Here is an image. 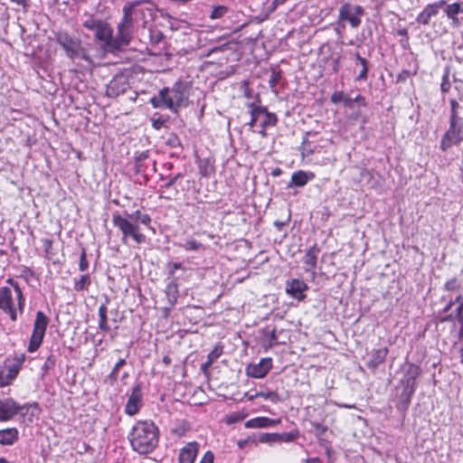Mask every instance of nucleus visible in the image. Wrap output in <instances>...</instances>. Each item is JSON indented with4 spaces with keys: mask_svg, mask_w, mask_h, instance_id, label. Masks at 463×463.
<instances>
[{
    "mask_svg": "<svg viewBox=\"0 0 463 463\" xmlns=\"http://www.w3.org/2000/svg\"><path fill=\"white\" fill-rule=\"evenodd\" d=\"M152 218L148 213H143L137 210L132 213L125 211L123 213L116 212L112 214V224L121 232V241L128 244L132 240L137 244L146 241V236L141 232L139 224L146 227L151 226Z\"/></svg>",
    "mask_w": 463,
    "mask_h": 463,
    "instance_id": "1",
    "label": "nucleus"
},
{
    "mask_svg": "<svg viewBox=\"0 0 463 463\" xmlns=\"http://www.w3.org/2000/svg\"><path fill=\"white\" fill-rule=\"evenodd\" d=\"M159 439V428L151 420H137L128 434L131 449L140 455L152 453L157 448Z\"/></svg>",
    "mask_w": 463,
    "mask_h": 463,
    "instance_id": "2",
    "label": "nucleus"
},
{
    "mask_svg": "<svg viewBox=\"0 0 463 463\" xmlns=\"http://www.w3.org/2000/svg\"><path fill=\"white\" fill-rule=\"evenodd\" d=\"M188 101V85L179 80L172 88L164 87L156 96L150 99V103L155 109H167L177 112L181 107H186Z\"/></svg>",
    "mask_w": 463,
    "mask_h": 463,
    "instance_id": "3",
    "label": "nucleus"
},
{
    "mask_svg": "<svg viewBox=\"0 0 463 463\" xmlns=\"http://www.w3.org/2000/svg\"><path fill=\"white\" fill-rule=\"evenodd\" d=\"M41 411L42 409L36 402L20 404L12 397L0 398V422L13 420L17 415L33 422L39 418Z\"/></svg>",
    "mask_w": 463,
    "mask_h": 463,
    "instance_id": "4",
    "label": "nucleus"
},
{
    "mask_svg": "<svg viewBox=\"0 0 463 463\" xmlns=\"http://www.w3.org/2000/svg\"><path fill=\"white\" fill-rule=\"evenodd\" d=\"M6 283L14 288L16 306L11 288L5 286L0 287V310L8 316L12 322H15L18 319V313L22 315L24 311L25 297L19 283L13 278H8Z\"/></svg>",
    "mask_w": 463,
    "mask_h": 463,
    "instance_id": "5",
    "label": "nucleus"
},
{
    "mask_svg": "<svg viewBox=\"0 0 463 463\" xmlns=\"http://www.w3.org/2000/svg\"><path fill=\"white\" fill-rule=\"evenodd\" d=\"M421 369L414 364H409L403 377L400 381L402 392L398 396L396 407L399 411H405L409 408L411 397L416 390L417 378L420 375Z\"/></svg>",
    "mask_w": 463,
    "mask_h": 463,
    "instance_id": "6",
    "label": "nucleus"
},
{
    "mask_svg": "<svg viewBox=\"0 0 463 463\" xmlns=\"http://www.w3.org/2000/svg\"><path fill=\"white\" fill-rule=\"evenodd\" d=\"M54 39L56 43L64 50L67 57L71 61L83 60L89 65L93 63V61L89 54L86 48L81 44V41L70 35L67 32L58 31L54 33Z\"/></svg>",
    "mask_w": 463,
    "mask_h": 463,
    "instance_id": "7",
    "label": "nucleus"
},
{
    "mask_svg": "<svg viewBox=\"0 0 463 463\" xmlns=\"http://www.w3.org/2000/svg\"><path fill=\"white\" fill-rule=\"evenodd\" d=\"M26 361V354H15L13 357H7L3 365H0V388L13 384L17 378Z\"/></svg>",
    "mask_w": 463,
    "mask_h": 463,
    "instance_id": "8",
    "label": "nucleus"
},
{
    "mask_svg": "<svg viewBox=\"0 0 463 463\" xmlns=\"http://www.w3.org/2000/svg\"><path fill=\"white\" fill-rule=\"evenodd\" d=\"M49 323L50 318L43 311L39 310L36 312L33 331L30 336L29 344L27 345V351L29 353H34L41 346L43 342Z\"/></svg>",
    "mask_w": 463,
    "mask_h": 463,
    "instance_id": "9",
    "label": "nucleus"
},
{
    "mask_svg": "<svg viewBox=\"0 0 463 463\" xmlns=\"http://www.w3.org/2000/svg\"><path fill=\"white\" fill-rule=\"evenodd\" d=\"M122 11L123 16L118 24L117 41L120 44L128 45L131 41L134 28V5H125Z\"/></svg>",
    "mask_w": 463,
    "mask_h": 463,
    "instance_id": "10",
    "label": "nucleus"
},
{
    "mask_svg": "<svg viewBox=\"0 0 463 463\" xmlns=\"http://www.w3.org/2000/svg\"><path fill=\"white\" fill-rule=\"evenodd\" d=\"M364 14L363 6L345 2L339 7L338 24L345 27V23H348L352 28H357L362 23L361 17Z\"/></svg>",
    "mask_w": 463,
    "mask_h": 463,
    "instance_id": "11",
    "label": "nucleus"
},
{
    "mask_svg": "<svg viewBox=\"0 0 463 463\" xmlns=\"http://www.w3.org/2000/svg\"><path fill=\"white\" fill-rule=\"evenodd\" d=\"M250 108V125L253 127L257 122H260L261 130L259 132L262 137L266 136L265 128L267 127L274 126L277 123V117L273 113L268 112L265 109L260 107H254V101L247 102Z\"/></svg>",
    "mask_w": 463,
    "mask_h": 463,
    "instance_id": "12",
    "label": "nucleus"
},
{
    "mask_svg": "<svg viewBox=\"0 0 463 463\" xmlns=\"http://www.w3.org/2000/svg\"><path fill=\"white\" fill-rule=\"evenodd\" d=\"M463 140V122L456 124L449 123V128L444 134L440 147L443 151L448 150L452 145H457Z\"/></svg>",
    "mask_w": 463,
    "mask_h": 463,
    "instance_id": "13",
    "label": "nucleus"
},
{
    "mask_svg": "<svg viewBox=\"0 0 463 463\" xmlns=\"http://www.w3.org/2000/svg\"><path fill=\"white\" fill-rule=\"evenodd\" d=\"M143 406V393L141 384H136L128 398L124 411L128 416H134L139 412Z\"/></svg>",
    "mask_w": 463,
    "mask_h": 463,
    "instance_id": "14",
    "label": "nucleus"
},
{
    "mask_svg": "<svg viewBox=\"0 0 463 463\" xmlns=\"http://www.w3.org/2000/svg\"><path fill=\"white\" fill-rule=\"evenodd\" d=\"M445 4V0H440L426 5L425 8L418 14L416 18L417 23L423 25H428L430 22V19L439 13L440 8L444 6Z\"/></svg>",
    "mask_w": 463,
    "mask_h": 463,
    "instance_id": "15",
    "label": "nucleus"
},
{
    "mask_svg": "<svg viewBox=\"0 0 463 463\" xmlns=\"http://www.w3.org/2000/svg\"><path fill=\"white\" fill-rule=\"evenodd\" d=\"M319 253L320 249L315 244L306 251L303 257L304 269L306 272L310 273L313 279L316 277V268Z\"/></svg>",
    "mask_w": 463,
    "mask_h": 463,
    "instance_id": "16",
    "label": "nucleus"
},
{
    "mask_svg": "<svg viewBox=\"0 0 463 463\" xmlns=\"http://www.w3.org/2000/svg\"><path fill=\"white\" fill-rule=\"evenodd\" d=\"M272 367L271 358H262L258 364L247 367V374L254 378H263Z\"/></svg>",
    "mask_w": 463,
    "mask_h": 463,
    "instance_id": "17",
    "label": "nucleus"
},
{
    "mask_svg": "<svg viewBox=\"0 0 463 463\" xmlns=\"http://www.w3.org/2000/svg\"><path fill=\"white\" fill-rule=\"evenodd\" d=\"M307 288V285L298 279L287 281L286 292L298 300H303L306 298L305 292Z\"/></svg>",
    "mask_w": 463,
    "mask_h": 463,
    "instance_id": "18",
    "label": "nucleus"
},
{
    "mask_svg": "<svg viewBox=\"0 0 463 463\" xmlns=\"http://www.w3.org/2000/svg\"><path fill=\"white\" fill-rule=\"evenodd\" d=\"M199 450V444L196 441L188 442L179 452V463H194Z\"/></svg>",
    "mask_w": 463,
    "mask_h": 463,
    "instance_id": "19",
    "label": "nucleus"
},
{
    "mask_svg": "<svg viewBox=\"0 0 463 463\" xmlns=\"http://www.w3.org/2000/svg\"><path fill=\"white\" fill-rule=\"evenodd\" d=\"M191 430V423L185 419L175 420L169 429L171 437L180 439L184 437Z\"/></svg>",
    "mask_w": 463,
    "mask_h": 463,
    "instance_id": "20",
    "label": "nucleus"
},
{
    "mask_svg": "<svg viewBox=\"0 0 463 463\" xmlns=\"http://www.w3.org/2000/svg\"><path fill=\"white\" fill-rule=\"evenodd\" d=\"M20 432L16 427H7L0 430V445L12 446L19 439Z\"/></svg>",
    "mask_w": 463,
    "mask_h": 463,
    "instance_id": "21",
    "label": "nucleus"
},
{
    "mask_svg": "<svg viewBox=\"0 0 463 463\" xmlns=\"http://www.w3.org/2000/svg\"><path fill=\"white\" fill-rule=\"evenodd\" d=\"M183 177H184V175L182 173H178V174H176V175H175L173 176L167 177L166 178V182L160 186L159 198L165 199V200H167V201L174 200L178 195L179 191L177 189H175V192H174L173 195H165L164 194V190L170 189L172 186H174L176 184V182L180 178H183Z\"/></svg>",
    "mask_w": 463,
    "mask_h": 463,
    "instance_id": "22",
    "label": "nucleus"
},
{
    "mask_svg": "<svg viewBox=\"0 0 463 463\" xmlns=\"http://www.w3.org/2000/svg\"><path fill=\"white\" fill-rule=\"evenodd\" d=\"M96 39L104 43L105 45H109L113 38V30L111 26L106 23L101 22L95 31Z\"/></svg>",
    "mask_w": 463,
    "mask_h": 463,
    "instance_id": "23",
    "label": "nucleus"
},
{
    "mask_svg": "<svg viewBox=\"0 0 463 463\" xmlns=\"http://www.w3.org/2000/svg\"><path fill=\"white\" fill-rule=\"evenodd\" d=\"M315 177L314 173H307L304 171H298L293 173L291 175V181L288 184V187H291L292 185L295 186H304L309 180H312Z\"/></svg>",
    "mask_w": 463,
    "mask_h": 463,
    "instance_id": "24",
    "label": "nucleus"
},
{
    "mask_svg": "<svg viewBox=\"0 0 463 463\" xmlns=\"http://www.w3.org/2000/svg\"><path fill=\"white\" fill-rule=\"evenodd\" d=\"M280 420H272L267 417H257L245 423L246 428H269L277 425Z\"/></svg>",
    "mask_w": 463,
    "mask_h": 463,
    "instance_id": "25",
    "label": "nucleus"
},
{
    "mask_svg": "<svg viewBox=\"0 0 463 463\" xmlns=\"http://www.w3.org/2000/svg\"><path fill=\"white\" fill-rule=\"evenodd\" d=\"M388 354L386 347L374 350L371 359L367 363V366L371 369H375L379 364H383Z\"/></svg>",
    "mask_w": 463,
    "mask_h": 463,
    "instance_id": "26",
    "label": "nucleus"
},
{
    "mask_svg": "<svg viewBox=\"0 0 463 463\" xmlns=\"http://www.w3.org/2000/svg\"><path fill=\"white\" fill-rule=\"evenodd\" d=\"M165 295L168 303L174 307L179 298V287L175 279L170 281L165 287Z\"/></svg>",
    "mask_w": 463,
    "mask_h": 463,
    "instance_id": "27",
    "label": "nucleus"
},
{
    "mask_svg": "<svg viewBox=\"0 0 463 463\" xmlns=\"http://www.w3.org/2000/svg\"><path fill=\"white\" fill-rule=\"evenodd\" d=\"M99 316V328L101 332L107 334L110 331V326L108 323V307L107 304H101L98 309Z\"/></svg>",
    "mask_w": 463,
    "mask_h": 463,
    "instance_id": "28",
    "label": "nucleus"
},
{
    "mask_svg": "<svg viewBox=\"0 0 463 463\" xmlns=\"http://www.w3.org/2000/svg\"><path fill=\"white\" fill-rule=\"evenodd\" d=\"M91 284L90 275L85 273L78 280L74 281L73 288L76 292L88 290Z\"/></svg>",
    "mask_w": 463,
    "mask_h": 463,
    "instance_id": "29",
    "label": "nucleus"
},
{
    "mask_svg": "<svg viewBox=\"0 0 463 463\" xmlns=\"http://www.w3.org/2000/svg\"><path fill=\"white\" fill-rule=\"evenodd\" d=\"M126 364H127V362H126L125 358H120L116 363V364L112 368L111 372L108 375V380H109L110 385H114L118 382L119 369L121 367H123L124 365H126Z\"/></svg>",
    "mask_w": 463,
    "mask_h": 463,
    "instance_id": "30",
    "label": "nucleus"
},
{
    "mask_svg": "<svg viewBox=\"0 0 463 463\" xmlns=\"http://www.w3.org/2000/svg\"><path fill=\"white\" fill-rule=\"evenodd\" d=\"M357 64H360L363 66V69H361L360 73L356 77V80H366L367 73H368V61L366 59L363 58L358 52L354 54Z\"/></svg>",
    "mask_w": 463,
    "mask_h": 463,
    "instance_id": "31",
    "label": "nucleus"
},
{
    "mask_svg": "<svg viewBox=\"0 0 463 463\" xmlns=\"http://www.w3.org/2000/svg\"><path fill=\"white\" fill-rule=\"evenodd\" d=\"M199 173L202 176L208 177L214 174V166L209 159L199 162Z\"/></svg>",
    "mask_w": 463,
    "mask_h": 463,
    "instance_id": "32",
    "label": "nucleus"
},
{
    "mask_svg": "<svg viewBox=\"0 0 463 463\" xmlns=\"http://www.w3.org/2000/svg\"><path fill=\"white\" fill-rule=\"evenodd\" d=\"M450 117H449V123L456 124L458 122H462V118L459 117L458 113V109L460 107L459 104L455 99H450Z\"/></svg>",
    "mask_w": 463,
    "mask_h": 463,
    "instance_id": "33",
    "label": "nucleus"
},
{
    "mask_svg": "<svg viewBox=\"0 0 463 463\" xmlns=\"http://www.w3.org/2000/svg\"><path fill=\"white\" fill-rule=\"evenodd\" d=\"M460 12H463V10H461V5L459 3H453L451 5H448L445 8V13L447 16L452 20H457V15Z\"/></svg>",
    "mask_w": 463,
    "mask_h": 463,
    "instance_id": "34",
    "label": "nucleus"
},
{
    "mask_svg": "<svg viewBox=\"0 0 463 463\" xmlns=\"http://www.w3.org/2000/svg\"><path fill=\"white\" fill-rule=\"evenodd\" d=\"M42 242L45 253V258L48 260H52L53 255L55 254L53 250V241L49 238H43L42 240Z\"/></svg>",
    "mask_w": 463,
    "mask_h": 463,
    "instance_id": "35",
    "label": "nucleus"
},
{
    "mask_svg": "<svg viewBox=\"0 0 463 463\" xmlns=\"http://www.w3.org/2000/svg\"><path fill=\"white\" fill-rule=\"evenodd\" d=\"M255 397H261L266 400H269L274 403H277L279 402V396L275 392H259L255 394Z\"/></svg>",
    "mask_w": 463,
    "mask_h": 463,
    "instance_id": "36",
    "label": "nucleus"
},
{
    "mask_svg": "<svg viewBox=\"0 0 463 463\" xmlns=\"http://www.w3.org/2000/svg\"><path fill=\"white\" fill-rule=\"evenodd\" d=\"M89 269V260L87 259V250L85 248H81L80 254V261H79V269L80 271H86Z\"/></svg>",
    "mask_w": 463,
    "mask_h": 463,
    "instance_id": "37",
    "label": "nucleus"
},
{
    "mask_svg": "<svg viewBox=\"0 0 463 463\" xmlns=\"http://www.w3.org/2000/svg\"><path fill=\"white\" fill-rule=\"evenodd\" d=\"M166 145L173 148H182L181 140L179 137L175 133H171L168 136L166 139Z\"/></svg>",
    "mask_w": 463,
    "mask_h": 463,
    "instance_id": "38",
    "label": "nucleus"
},
{
    "mask_svg": "<svg viewBox=\"0 0 463 463\" xmlns=\"http://www.w3.org/2000/svg\"><path fill=\"white\" fill-rule=\"evenodd\" d=\"M229 12V8L224 5H219L214 7V9L212 11V14L210 17L212 19H218L222 17L224 14H226Z\"/></svg>",
    "mask_w": 463,
    "mask_h": 463,
    "instance_id": "39",
    "label": "nucleus"
},
{
    "mask_svg": "<svg viewBox=\"0 0 463 463\" xmlns=\"http://www.w3.org/2000/svg\"><path fill=\"white\" fill-rule=\"evenodd\" d=\"M184 248L186 250H199L203 248V244L194 239H188L184 244Z\"/></svg>",
    "mask_w": 463,
    "mask_h": 463,
    "instance_id": "40",
    "label": "nucleus"
},
{
    "mask_svg": "<svg viewBox=\"0 0 463 463\" xmlns=\"http://www.w3.org/2000/svg\"><path fill=\"white\" fill-rule=\"evenodd\" d=\"M460 287H461V285L456 278H453V279L448 280L444 285L445 289L448 291L457 290V289L460 288Z\"/></svg>",
    "mask_w": 463,
    "mask_h": 463,
    "instance_id": "41",
    "label": "nucleus"
},
{
    "mask_svg": "<svg viewBox=\"0 0 463 463\" xmlns=\"http://www.w3.org/2000/svg\"><path fill=\"white\" fill-rule=\"evenodd\" d=\"M101 22V20H95L93 18H90L84 21L83 26L90 31L95 32Z\"/></svg>",
    "mask_w": 463,
    "mask_h": 463,
    "instance_id": "42",
    "label": "nucleus"
},
{
    "mask_svg": "<svg viewBox=\"0 0 463 463\" xmlns=\"http://www.w3.org/2000/svg\"><path fill=\"white\" fill-rule=\"evenodd\" d=\"M450 89V82L449 81V72L447 71L442 77V82L440 85V90L443 93H446Z\"/></svg>",
    "mask_w": 463,
    "mask_h": 463,
    "instance_id": "43",
    "label": "nucleus"
},
{
    "mask_svg": "<svg viewBox=\"0 0 463 463\" xmlns=\"http://www.w3.org/2000/svg\"><path fill=\"white\" fill-rule=\"evenodd\" d=\"M457 320L459 324V331H458V338L463 341V312L458 313L456 312Z\"/></svg>",
    "mask_w": 463,
    "mask_h": 463,
    "instance_id": "44",
    "label": "nucleus"
},
{
    "mask_svg": "<svg viewBox=\"0 0 463 463\" xmlns=\"http://www.w3.org/2000/svg\"><path fill=\"white\" fill-rule=\"evenodd\" d=\"M278 439L279 436L277 434H264L260 439L261 442H273Z\"/></svg>",
    "mask_w": 463,
    "mask_h": 463,
    "instance_id": "45",
    "label": "nucleus"
},
{
    "mask_svg": "<svg viewBox=\"0 0 463 463\" xmlns=\"http://www.w3.org/2000/svg\"><path fill=\"white\" fill-rule=\"evenodd\" d=\"M165 124V119L161 118V117L158 118H152V126L155 129L159 130L163 125Z\"/></svg>",
    "mask_w": 463,
    "mask_h": 463,
    "instance_id": "46",
    "label": "nucleus"
},
{
    "mask_svg": "<svg viewBox=\"0 0 463 463\" xmlns=\"http://www.w3.org/2000/svg\"><path fill=\"white\" fill-rule=\"evenodd\" d=\"M241 88L243 96L245 98H247L248 99H250L251 98V95H250V90L248 86V82L243 80L241 84Z\"/></svg>",
    "mask_w": 463,
    "mask_h": 463,
    "instance_id": "47",
    "label": "nucleus"
},
{
    "mask_svg": "<svg viewBox=\"0 0 463 463\" xmlns=\"http://www.w3.org/2000/svg\"><path fill=\"white\" fill-rule=\"evenodd\" d=\"M200 463H213V452L211 451H207L202 460L200 461Z\"/></svg>",
    "mask_w": 463,
    "mask_h": 463,
    "instance_id": "48",
    "label": "nucleus"
},
{
    "mask_svg": "<svg viewBox=\"0 0 463 463\" xmlns=\"http://www.w3.org/2000/svg\"><path fill=\"white\" fill-rule=\"evenodd\" d=\"M183 269L182 263L174 262L170 264L169 276L173 277L176 269Z\"/></svg>",
    "mask_w": 463,
    "mask_h": 463,
    "instance_id": "49",
    "label": "nucleus"
},
{
    "mask_svg": "<svg viewBox=\"0 0 463 463\" xmlns=\"http://www.w3.org/2000/svg\"><path fill=\"white\" fill-rule=\"evenodd\" d=\"M413 74H416V71L411 72L410 71H402L399 76H398V80H405L408 77H410L411 75H413Z\"/></svg>",
    "mask_w": 463,
    "mask_h": 463,
    "instance_id": "50",
    "label": "nucleus"
},
{
    "mask_svg": "<svg viewBox=\"0 0 463 463\" xmlns=\"http://www.w3.org/2000/svg\"><path fill=\"white\" fill-rule=\"evenodd\" d=\"M344 99V94L342 92H335L332 97L331 100L334 103H338Z\"/></svg>",
    "mask_w": 463,
    "mask_h": 463,
    "instance_id": "51",
    "label": "nucleus"
},
{
    "mask_svg": "<svg viewBox=\"0 0 463 463\" xmlns=\"http://www.w3.org/2000/svg\"><path fill=\"white\" fill-rule=\"evenodd\" d=\"M213 362L210 360H207L206 362L203 363L201 365V370L204 374H207L209 367L212 365Z\"/></svg>",
    "mask_w": 463,
    "mask_h": 463,
    "instance_id": "52",
    "label": "nucleus"
},
{
    "mask_svg": "<svg viewBox=\"0 0 463 463\" xmlns=\"http://www.w3.org/2000/svg\"><path fill=\"white\" fill-rule=\"evenodd\" d=\"M340 60L341 56L339 55L333 61V70L335 72H337L340 69Z\"/></svg>",
    "mask_w": 463,
    "mask_h": 463,
    "instance_id": "53",
    "label": "nucleus"
},
{
    "mask_svg": "<svg viewBox=\"0 0 463 463\" xmlns=\"http://www.w3.org/2000/svg\"><path fill=\"white\" fill-rule=\"evenodd\" d=\"M219 355H220V353L215 349L208 354L207 360L213 362L216 358L219 357Z\"/></svg>",
    "mask_w": 463,
    "mask_h": 463,
    "instance_id": "54",
    "label": "nucleus"
},
{
    "mask_svg": "<svg viewBox=\"0 0 463 463\" xmlns=\"http://www.w3.org/2000/svg\"><path fill=\"white\" fill-rule=\"evenodd\" d=\"M279 75L278 73H273L270 77L269 83L271 86H275L279 80Z\"/></svg>",
    "mask_w": 463,
    "mask_h": 463,
    "instance_id": "55",
    "label": "nucleus"
},
{
    "mask_svg": "<svg viewBox=\"0 0 463 463\" xmlns=\"http://www.w3.org/2000/svg\"><path fill=\"white\" fill-rule=\"evenodd\" d=\"M12 3H14L18 5H21L23 7H26L27 6V1L28 0H10Z\"/></svg>",
    "mask_w": 463,
    "mask_h": 463,
    "instance_id": "56",
    "label": "nucleus"
},
{
    "mask_svg": "<svg viewBox=\"0 0 463 463\" xmlns=\"http://www.w3.org/2000/svg\"><path fill=\"white\" fill-rule=\"evenodd\" d=\"M286 2V0H272L271 5L272 9L277 8L279 5H282Z\"/></svg>",
    "mask_w": 463,
    "mask_h": 463,
    "instance_id": "57",
    "label": "nucleus"
},
{
    "mask_svg": "<svg viewBox=\"0 0 463 463\" xmlns=\"http://www.w3.org/2000/svg\"><path fill=\"white\" fill-rule=\"evenodd\" d=\"M148 157L146 153H141L136 159L137 165L141 162L142 160H145Z\"/></svg>",
    "mask_w": 463,
    "mask_h": 463,
    "instance_id": "58",
    "label": "nucleus"
},
{
    "mask_svg": "<svg viewBox=\"0 0 463 463\" xmlns=\"http://www.w3.org/2000/svg\"><path fill=\"white\" fill-rule=\"evenodd\" d=\"M165 365H169L172 363V359L169 355H165L162 359Z\"/></svg>",
    "mask_w": 463,
    "mask_h": 463,
    "instance_id": "59",
    "label": "nucleus"
},
{
    "mask_svg": "<svg viewBox=\"0 0 463 463\" xmlns=\"http://www.w3.org/2000/svg\"><path fill=\"white\" fill-rule=\"evenodd\" d=\"M343 101L345 102V105L349 106V105H351L353 99L351 98H348V97H345V98L344 97Z\"/></svg>",
    "mask_w": 463,
    "mask_h": 463,
    "instance_id": "60",
    "label": "nucleus"
},
{
    "mask_svg": "<svg viewBox=\"0 0 463 463\" xmlns=\"http://www.w3.org/2000/svg\"><path fill=\"white\" fill-rule=\"evenodd\" d=\"M281 174V170L280 168H275L273 171H272V175L273 176H278Z\"/></svg>",
    "mask_w": 463,
    "mask_h": 463,
    "instance_id": "61",
    "label": "nucleus"
},
{
    "mask_svg": "<svg viewBox=\"0 0 463 463\" xmlns=\"http://www.w3.org/2000/svg\"><path fill=\"white\" fill-rule=\"evenodd\" d=\"M453 305H454L453 300H450V301L448 303V305L445 307L444 311H449V310L452 307V306H453Z\"/></svg>",
    "mask_w": 463,
    "mask_h": 463,
    "instance_id": "62",
    "label": "nucleus"
},
{
    "mask_svg": "<svg viewBox=\"0 0 463 463\" xmlns=\"http://www.w3.org/2000/svg\"><path fill=\"white\" fill-rule=\"evenodd\" d=\"M456 312H458V313L463 312V298H462V301L460 302V305H458V307H457Z\"/></svg>",
    "mask_w": 463,
    "mask_h": 463,
    "instance_id": "63",
    "label": "nucleus"
},
{
    "mask_svg": "<svg viewBox=\"0 0 463 463\" xmlns=\"http://www.w3.org/2000/svg\"><path fill=\"white\" fill-rule=\"evenodd\" d=\"M307 463H320L318 458H311L307 461Z\"/></svg>",
    "mask_w": 463,
    "mask_h": 463,
    "instance_id": "64",
    "label": "nucleus"
}]
</instances>
